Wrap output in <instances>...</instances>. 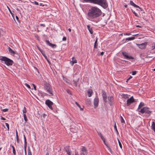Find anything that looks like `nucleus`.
<instances>
[{"label": "nucleus", "mask_w": 155, "mask_h": 155, "mask_svg": "<svg viewBox=\"0 0 155 155\" xmlns=\"http://www.w3.org/2000/svg\"><path fill=\"white\" fill-rule=\"evenodd\" d=\"M81 151L82 152L87 153V150L86 149V148L84 147H83L82 149H81Z\"/></svg>", "instance_id": "22"}, {"label": "nucleus", "mask_w": 155, "mask_h": 155, "mask_svg": "<svg viewBox=\"0 0 155 155\" xmlns=\"http://www.w3.org/2000/svg\"><path fill=\"white\" fill-rule=\"evenodd\" d=\"M87 153L84 152H81V155H87Z\"/></svg>", "instance_id": "38"}, {"label": "nucleus", "mask_w": 155, "mask_h": 155, "mask_svg": "<svg viewBox=\"0 0 155 155\" xmlns=\"http://www.w3.org/2000/svg\"><path fill=\"white\" fill-rule=\"evenodd\" d=\"M135 38L134 37H130V38H126V41H131V40H133Z\"/></svg>", "instance_id": "20"}, {"label": "nucleus", "mask_w": 155, "mask_h": 155, "mask_svg": "<svg viewBox=\"0 0 155 155\" xmlns=\"http://www.w3.org/2000/svg\"><path fill=\"white\" fill-rule=\"evenodd\" d=\"M140 112L142 114L145 113L148 114L149 116L150 115L151 113L152 112V111L149 110V108L146 107H143L141 109Z\"/></svg>", "instance_id": "5"}, {"label": "nucleus", "mask_w": 155, "mask_h": 155, "mask_svg": "<svg viewBox=\"0 0 155 155\" xmlns=\"http://www.w3.org/2000/svg\"><path fill=\"white\" fill-rule=\"evenodd\" d=\"M32 85L34 87V89H35V90H36V86L33 84H32Z\"/></svg>", "instance_id": "52"}, {"label": "nucleus", "mask_w": 155, "mask_h": 155, "mask_svg": "<svg viewBox=\"0 0 155 155\" xmlns=\"http://www.w3.org/2000/svg\"><path fill=\"white\" fill-rule=\"evenodd\" d=\"M85 2H90L91 3H92V2L91 1V0H83Z\"/></svg>", "instance_id": "44"}, {"label": "nucleus", "mask_w": 155, "mask_h": 155, "mask_svg": "<svg viewBox=\"0 0 155 155\" xmlns=\"http://www.w3.org/2000/svg\"><path fill=\"white\" fill-rule=\"evenodd\" d=\"M144 105V103L142 102H141L139 105L138 109L141 108Z\"/></svg>", "instance_id": "23"}, {"label": "nucleus", "mask_w": 155, "mask_h": 155, "mask_svg": "<svg viewBox=\"0 0 155 155\" xmlns=\"http://www.w3.org/2000/svg\"><path fill=\"white\" fill-rule=\"evenodd\" d=\"M118 143H119L120 147V148H122V145H121V143H120V141L118 139Z\"/></svg>", "instance_id": "32"}, {"label": "nucleus", "mask_w": 155, "mask_h": 155, "mask_svg": "<svg viewBox=\"0 0 155 155\" xmlns=\"http://www.w3.org/2000/svg\"><path fill=\"white\" fill-rule=\"evenodd\" d=\"M22 111H23V113L24 114H25L26 113V111H27L26 109V108H25V107H24V108L23 110Z\"/></svg>", "instance_id": "33"}, {"label": "nucleus", "mask_w": 155, "mask_h": 155, "mask_svg": "<svg viewBox=\"0 0 155 155\" xmlns=\"http://www.w3.org/2000/svg\"><path fill=\"white\" fill-rule=\"evenodd\" d=\"M122 97L123 98H124L125 99H127L128 98V96L127 95L123 94L122 95Z\"/></svg>", "instance_id": "31"}, {"label": "nucleus", "mask_w": 155, "mask_h": 155, "mask_svg": "<svg viewBox=\"0 0 155 155\" xmlns=\"http://www.w3.org/2000/svg\"><path fill=\"white\" fill-rule=\"evenodd\" d=\"M8 110V109L7 108H6L2 110V111L4 112H7Z\"/></svg>", "instance_id": "45"}, {"label": "nucleus", "mask_w": 155, "mask_h": 155, "mask_svg": "<svg viewBox=\"0 0 155 155\" xmlns=\"http://www.w3.org/2000/svg\"><path fill=\"white\" fill-rule=\"evenodd\" d=\"M107 147L108 148V150H110V151L111 152H112V150H111V149L110 147L108 145V144H107L106 145Z\"/></svg>", "instance_id": "35"}, {"label": "nucleus", "mask_w": 155, "mask_h": 155, "mask_svg": "<svg viewBox=\"0 0 155 155\" xmlns=\"http://www.w3.org/2000/svg\"><path fill=\"white\" fill-rule=\"evenodd\" d=\"M27 146V143H25V145H24V148L25 150Z\"/></svg>", "instance_id": "57"}, {"label": "nucleus", "mask_w": 155, "mask_h": 155, "mask_svg": "<svg viewBox=\"0 0 155 155\" xmlns=\"http://www.w3.org/2000/svg\"><path fill=\"white\" fill-rule=\"evenodd\" d=\"M5 124H6V125L7 127L8 128V130H9V125L7 123H5Z\"/></svg>", "instance_id": "43"}, {"label": "nucleus", "mask_w": 155, "mask_h": 155, "mask_svg": "<svg viewBox=\"0 0 155 155\" xmlns=\"http://www.w3.org/2000/svg\"><path fill=\"white\" fill-rule=\"evenodd\" d=\"M7 8H8V10L10 13H11V14L12 15V16L13 18L14 19V15L13 13H12V12L11 11V10L9 8L8 6H7Z\"/></svg>", "instance_id": "25"}, {"label": "nucleus", "mask_w": 155, "mask_h": 155, "mask_svg": "<svg viewBox=\"0 0 155 155\" xmlns=\"http://www.w3.org/2000/svg\"><path fill=\"white\" fill-rule=\"evenodd\" d=\"M75 104L79 108H81L80 105L78 104V102H76Z\"/></svg>", "instance_id": "47"}, {"label": "nucleus", "mask_w": 155, "mask_h": 155, "mask_svg": "<svg viewBox=\"0 0 155 155\" xmlns=\"http://www.w3.org/2000/svg\"><path fill=\"white\" fill-rule=\"evenodd\" d=\"M74 57H73L72 58V59L73 60V61H72L74 63H77V60H74Z\"/></svg>", "instance_id": "40"}, {"label": "nucleus", "mask_w": 155, "mask_h": 155, "mask_svg": "<svg viewBox=\"0 0 155 155\" xmlns=\"http://www.w3.org/2000/svg\"><path fill=\"white\" fill-rule=\"evenodd\" d=\"M70 63L72 65H73L74 64L72 61H71Z\"/></svg>", "instance_id": "60"}, {"label": "nucleus", "mask_w": 155, "mask_h": 155, "mask_svg": "<svg viewBox=\"0 0 155 155\" xmlns=\"http://www.w3.org/2000/svg\"><path fill=\"white\" fill-rule=\"evenodd\" d=\"M92 93V91L91 89H89L87 91V94L89 97H90L91 96Z\"/></svg>", "instance_id": "19"}, {"label": "nucleus", "mask_w": 155, "mask_h": 155, "mask_svg": "<svg viewBox=\"0 0 155 155\" xmlns=\"http://www.w3.org/2000/svg\"><path fill=\"white\" fill-rule=\"evenodd\" d=\"M46 104L48 106L49 108L51 110H53V108L52 105L53 104V103L49 100H47L45 101Z\"/></svg>", "instance_id": "6"}, {"label": "nucleus", "mask_w": 155, "mask_h": 155, "mask_svg": "<svg viewBox=\"0 0 155 155\" xmlns=\"http://www.w3.org/2000/svg\"><path fill=\"white\" fill-rule=\"evenodd\" d=\"M25 85L26 87H27L28 88H29V89L31 88V87H30V85L29 84H27V83H25Z\"/></svg>", "instance_id": "42"}, {"label": "nucleus", "mask_w": 155, "mask_h": 155, "mask_svg": "<svg viewBox=\"0 0 155 155\" xmlns=\"http://www.w3.org/2000/svg\"><path fill=\"white\" fill-rule=\"evenodd\" d=\"M16 138L17 140V142L18 143H19V139H18V136L16 137Z\"/></svg>", "instance_id": "48"}, {"label": "nucleus", "mask_w": 155, "mask_h": 155, "mask_svg": "<svg viewBox=\"0 0 155 155\" xmlns=\"http://www.w3.org/2000/svg\"><path fill=\"white\" fill-rule=\"evenodd\" d=\"M124 35H130L131 34L130 33H124Z\"/></svg>", "instance_id": "59"}, {"label": "nucleus", "mask_w": 155, "mask_h": 155, "mask_svg": "<svg viewBox=\"0 0 155 155\" xmlns=\"http://www.w3.org/2000/svg\"><path fill=\"white\" fill-rule=\"evenodd\" d=\"M122 54L123 55H124H124H126L127 54V53L126 52H122Z\"/></svg>", "instance_id": "55"}, {"label": "nucleus", "mask_w": 155, "mask_h": 155, "mask_svg": "<svg viewBox=\"0 0 155 155\" xmlns=\"http://www.w3.org/2000/svg\"><path fill=\"white\" fill-rule=\"evenodd\" d=\"M8 50L9 52L12 55H13L16 54V52L13 50L10 47L8 48Z\"/></svg>", "instance_id": "14"}, {"label": "nucleus", "mask_w": 155, "mask_h": 155, "mask_svg": "<svg viewBox=\"0 0 155 155\" xmlns=\"http://www.w3.org/2000/svg\"><path fill=\"white\" fill-rule=\"evenodd\" d=\"M101 139L103 141L104 143H106V141H105V140L104 139V137H103V138H101Z\"/></svg>", "instance_id": "51"}, {"label": "nucleus", "mask_w": 155, "mask_h": 155, "mask_svg": "<svg viewBox=\"0 0 155 155\" xmlns=\"http://www.w3.org/2000/svg\"><path fill=\"white\" fill-rule=\"evenodd\" d=\"M79 78H78L77 80H73V85L77 86L78 83Z\"/></svg>", "instance_id": "15"}, {"label": "nucleus", "mask_w": 155, "mask_h": 155, "mask_svg": "<svg viewBox=\"0 0 155 155\" xmlns=\"http://www.w3.org/2000/svg\"><path fill=\"white\" fill-rule=\"evenodd\" d=\"M132 12H133V13H134V15L135 16L138 17L139 16V15H138L137 14V13H136L135 12V11H133V10H132Z\"/></svg>", "instance_id": "34"}, {"label": "nucleus", "mask_w": 155, "mask_h": 155, "mask_svg": "<svg viewBox=\"0 0 155 155\" xmlns=\"http://www.w3.org/2000/svg\"><path fill=\"white\" fill-rule=\"evenodd\" d=\"M45 89L50 94L49 96H51L53 95V91L49 84L46 83L45 84Z\"/></svg>", "instance_id": "4"}, {"label": "nucleus", "mask_w": 155, "mask_h": 155, "mask_svg": "<svg viewBox=\"0 0 155 155\" xmlns=\"http://www.w3.org/2000/svg\"><path fill=\"white\" fill-rule=\"evenodd\" d=\"M132 78V77L130 76V77L129 78L127 79V82L131 78Z\"/></svg>", "instance_id": "56"}, {"label": "nucleus", "mask_w": 155, "mask_h": 155, "mask_svg": "<svg viewBox=\"0 0 155 155\" xmlns=\"http://www.w3.org/2000/svg\"><path fill=\"white\" fill-rule=\"evenodd\" d=\"M66 39H67L65 37H64L62 39L64 41H66Z\"/></svg>", "instance_id": "53"}, {"label": "nucleus", "mask_w": 155, "mask_h": 155, "mask_svg": "<svg viewBox=\"0 0 155 155\" xmlns=\"http://www.w3.org/2000/svg\"><path fill=\"white\" fill-rule=\"evenodd\" d=\"M15 17H16V18L17 19V20L18 21V20H19L18 17L16 15L15 16Z\"/></svg>", "instance_id": "58"}, {"label": "nucleus", "mask_w": 155, "mask_h": 155, "mask_svg": "<svg viewBox=\"0 0 155 155\" xmlns=\"http://www.w3.org/2000/svg\"><path fill=\"white\" fill-rule=\"evenodd\" d=\"M16 137L18 136V132H17V130H16Z\"/></svg>", "instance_id": "62"}, {"label": "nucleus", "mask_w": 155, "mask_h": 155, "mask_svg": "<svg viewBox=\"0 0 155 155\" xmlns=\"http://www.w3.org/2000/svg\"><path fill=\"white\" fill-rule=\"evenodd\" d=\"M136 73L137 72L136 71H132V74L133 75H135L136 74Z\"/></svg>", "instance_id": "46"}, {"label": "nucleus", "mask_w": 155, "mask_h": 155, "mask_svg": "<svg viewBox=\"0 0 155 155\" xmlns=\"http://www.w3.org/2000/svg\"><path fill=\"white\" fill-rule=\"evenodd\" d=\"M136 45L140 48L141 49H144L146 47L147 45V43L145 42L141 44H137Z\"/></svg>", "instance_id": "7"}, {"label": "nucleus", "mask_w": 155, "mask_h": 155, "mask_svg": "<svg viewBox=\"0 0 155 155\" xmlns=\"http://www.w3.org/2000/svg\"><path fill=\"white\" fill-rule=\"evenodd\" d=\"M28 155H32L31 153V152L30 149V148H29L28 147Z\"/></svg>", "instance_id": "30"}, {"label": "nucleus", "mask_w": 155, "mask_h": 155, "mask_svg": "<svg viewBox=\"0 0 155 155\" xmlns=\"http://www.w3.org/2000/svg\"><path fill=\"white\" fill-rule=\"evenodd\" d=\"M33 3H34L36 5H39L38 3V2H36V1H35L33 2Z\"/></svg>", "instance_id": "50"}, {"label": "nucleus", "mask_w": 155, "mask_h": 155, "mask_svg": "<svg viewBox=\"0 0 155 155\" xmlns=\"http://www.w3.org/2000/svg\"><path fill=\"white\" fill-rule=\"evenodd\" d=\"M23 117L24 118V120L25 122H27V116L25 114H23Z\"/></svg>", "instance_id": "27"}, {"label": "nucleus", "mask_w": 155, "mask_h": 155, "mask_svg": "<svg viewBox=\"0 0 155 155\" xmlns=\"http://www.w3.org/2000/svg\"><path fill=\"white\" fill-rule=\"evenodd\" d=\"M24 140V143H27L26 139L25 136V135H23Z\"/></svg>", "instance_id": "41"}, {"label": "nucleus", "mask_w": 155, "mask_h": 155, "mask_svg": "<svg viewBox=\"0 0 155 155\" xmlns=\"http://www.w3.org/2000/svg\"><path fill=\"white\" fill-rule=\"evenodd\" d=\"M139 8V9H140V11H143V9H142V8H140L139 6V8Z\"/></svg>", "instance_id": "64"}, {"label": "nucleus", "mask_w": 155, "mask_h": 155, "mask_svg": "<svg viewBox=\"0 0 155 155\" xmlns=\"http://www.w3.org/2000/svg\"><path fill=\"white\" fill-rule=\"evenodd\" d=\"M70 130L73 133H76L77 131L76 129L73 128L70 129Z\"/></svg>", "instance_id": "29"}, {"label": "nucleus", "mask_w": 155, "mask_h": 155, "mask_svg": "<svg viewBox=\"0 0 155 155\" xmlns=\"http://www.w3.org/2000/svg\"><path fill=\"white\" fill-rule=\"evenodd\" d=\"M155 48V42L153 45L152 46V49H154Z\"/></svg>", "instance_id": "49"}, {"label": "nucleus", "mask_w": 155, "mask_h": 155, "mask_svg": "<svg viewBox=\"0 0 155 155\" xmlns=\"http://www.w3.org/2000/svg\"><path fill=\"white\" fill-rule=\"evenodd\" d=\"M130 4L131 5L134 6L135 8H139V6L136 5L135 4H134L132 1H130Z\"/></svg>", "instance_id": "17"}, {"label": "nucleus", "mask_w": 155, "mask_h": 155, "mask_svg": "<svg viewBox=\"0 0 155 155\" xmlns=\"http://www.w3.org/2000/svg\"><path fill=\"white\" fill-rule=\"evenodd\" d=\"M40 5V6H45V5H43L42 3H40L39 4Z\"/></svg>", "instance_id": "61"}, {"label": "nucleus", "mask_w": 155, "mask_h": 155, "mask_svg": "<svg viewBox=\"0 0 155 155\" xmlns=\"http://www.w3.org/2000/svg\"><path fill=\"white\" fill-rule=\"evenodd\" d=\"M92 3L98 5L104 9L108 7V5L106 0H91Z\"/></svg>", "instance_id": "2"}, {"label": "nucleus", "mask_w": 155, "mask_h": 155, "mask_svg": "<svg viewBox=\"0 0 155 155\" xmlns=\"http://www.w3.org/2000/svg\"><path fill=\"white\" fill-rule=\"evenodd\" d=\"M98 134L100 136L101 139L102 138L104 137L103 136V135H102V134H101V132H99V133H98Z\"/></svg>", "instance_id": "36"}, {"label": "nucleus", "mask_w": 155, "mask_h": 155, "mask_svg": "<svg viewBox=\"0 0 155 155\" xmlns=\"http://www.w3.org/2000/svg\"><path fill=\"white\" fill-rule=\"evenodd\" d=\"M0 60L4 61V63L8 66L12 65L13 63L12 60L5 56H0Z\"/></svg>", "instance_id": "3"}, {"label": "nucleus", "mask_w": 155, "mask_h": 155, "mask_svg": "<svg viewBox=\"0 0 155 155\" xmlns=\"http://www.w3.org/2000/svg\"><path fill=\"white\" fill-rule=\"evenodd\" d=\"M87 29L89 30V31L90 33L91 34H93V29L92 28H91L90 26L89 25H87Z\"/></svg>", "instance_id": "16"}, {"label": "nucleus", "mask_w": 155, "mask_h": 155, "mask_svg": "<svg viewBox=\"0 0 155 155\" xmlns=\"http://www.w3.org/2000/svg\"><path fill=\"white\" fill-rule=\"evenodd\" d=\"M102 13L101 10L97 7L92 6L88 11L87 16L89 19H94L101 16Z\"/></svg>", "instance_id": "1"}, {"label": "nucleus", "mask_w": 155, "mask_h": 155, "mask_svg": "<svg viewBox=\"0 0 155 155\" xmlns=\"http://www.w3.org/2000/svg\"><path fill=\"white\" fill-rule=\"evenodd\" d=\"M65 149L68 154V155H71V151L69 149L68 147H66L65 148Z\"/></svg>", "instance_id": "13"}, {"label": "nucleus", "mask_w": 155, "mask_h": 155, "mask_svg": "<svg viewBox=\"0 0 155 155\" xmlns=\"http://www.w3.org/2000/svg\"><path fill=\"white\" fill-rule=\"evenodd\" d=\"M102 96H103V100L105 102V103H107V97L105 91H102Z\"/></svg>", "instance_id": "9"}, {"label": "nucleus", "mask_w": 155, "mask_h": 155, "mask_svg": "<svg viewBox=\"0 0 155 155\" xmlns=\"http://www.w3.org/2000/svg\"><path fill=\"white\" fill-rule=\"evenodd\" d=\"M120 117L121 119V123H124V120L123 117H122L121 116H120Z\"/></svg>", "instance_id": "37"}, {"label": "nucleus", "mask_w": 155, "mask_h": 155, "mask_svg": "<svg viewBox=\"0 0 155 155\" xmlns=\"http://www.w3.org/2000/svg\"><path fill=\"white\" fill-rule=\"evenodd\" d=\"M67 92L68 94H71V93L70 90L69 89H67Z\"/></svg>", "instance_id": "39"}, {"label": "nucleus", "mask_w": 155, "mask_h": 155, "mask_svg": "<svg viewBox=\"0 0 155 155\" xmlns=\"http://www.w3.org/2000/svg\"><path fill=\"white\" fill-rule=\"evenodd\" d=\"M46 42L48 45L50 46L53 48H55L57 47V46L55 44H52L50 43L48 40H46Z\"/></svg>", "instance_id": "11"}, {"label": "nucleus", "mask_w": 155, "mask_h": 155, "mask_svg": "<svg viewBox=\"0 0 155 155\" xmlns=\"http://www.w3.org/2000/svg\"><path fill=\"white\" fill-rule=\"evenodd\" d=\"M104 54V52H102L101 53V55H103Z\"/></svg>", "instance_id": "63"}, {"label": "nucleus", "mask_w": 155, "mask_h": 155, "mask_svg": "<svg viewBox=\"0 0 155 155\" xmlns=\"http://www.w3.org/2000/svg\"><path fill=\"white\" fill-rule=\"evenodd\" d=\"M109 103L110 105H112L113 104V102L114 100V98L112 96H109L108 97Z\"/></svg>", "instance_id": "12"}, {"label": "nucleus", "mask_w": 155, "mask_h": 155, "mask_svg": "<svg viewBox=\"0 0 155 155\" xmlns=\"http://www.w3.org/2000/svg\"><path fill=\"white\" fill-rule=\"evenodd\" d=\"M114 128L116 132V133H117V135H118L119 134V132H118V130H117V128L116 124L115 123V124H114Z\"/></svg>", "instance_id": "21"}, {"label": "nucleus", "mask_w": 155, "mask_h": 155, "mask_svg": "<svg viewBox=\"0 0 155 155\" xmlns=\"http://www.w3.org/2000/svg\"><path fill=\"white\" fill-rule=\"evenodd\" d=\"M12 147L13 149V152L14 155H16V152L15 149L13 146H12Z\"/></svg>", "instance_id": "28"}, {"label": "nucleus", "mask_w": 155, "mask_h": 155, "mask_svg": "<svg viewBox=\"0 0 155 155\" xmlns=\"http://www.w3.org/2000/svg\"><path fill=\"white\" fill-rule=\"evenodd\" d=\"M124 57L126 58V59H134V58L133 57H132V56H128L127 54L126 55H124H124H123Z\"/></svg>", "instance_id": "18"}, {"label": "nucleus", "mask_w": 155, "mask_h": 155, "mask_svg": "<svg viewBox=\"0 0 155 155\" xmlns=\"http://www.w3.org/2000/svg\"><path fill=\"white\" fill-rule=\"evenodd\" d=\"M97 38L96 39V40L95 42L94 45V48H97Z\"/></svg>", "instance_id": "26"}, {"label": "nucleus", "mask_w": 155, "mask_h": 155, "mask_svg": "<svg viewBox=\"0 0 155 155\" xmlns=\"http://www.w3.org/2000/svg\"><path fill=\"white\" fill-rule=\"evenodd\" d=\"M38 49L39 50V51L42 53V54L43 56H45L44 55H45V53L40 48H39V47H38Z\"/></svg>", "instance_id": "24"}, {"label": "nucleus", "mask_w": 155, "mask_h": 155, "mask_svg": "<svg viewBox=\"0 0 155 155\" xmlns=\"http://www.w3.org/2000/svg\"><path fill=\"white\" fill-rule=\"evenodd\" d=\"M134 99L133 96L131 97L130 98L127 99V106H129L131 104L134 102Z\"/></svg>", "instance_id": "8"}, {"label": "nucleus", "mask_w": 155, "mask_h": 155, "mask_svg": "<svg viewBox=\"0 0 155 155\" xmlns=\"http://www.w3.org/2000/svg\"><path fill=\"white\" fill-rule=\"evenodd\" d=\"M1 120H6V119L5 118L3 117L2 116H1Z\"/></svg>", "instance_id": "54"}, {"label": "nucleus", "mask_w": 155, "mask_h": 155, "mask_svg": "<svg viewBox=\"0 0 155 155\" xmlns=\"http://www.w3.org/2000/svg\"><path fill=\"white\" fill-rule=\"evenodd\" d=\"M99 99L97 97H96L94 100V108H96L98 106Z\"/></svg>", "instance_id": "10"}]
</instances>
